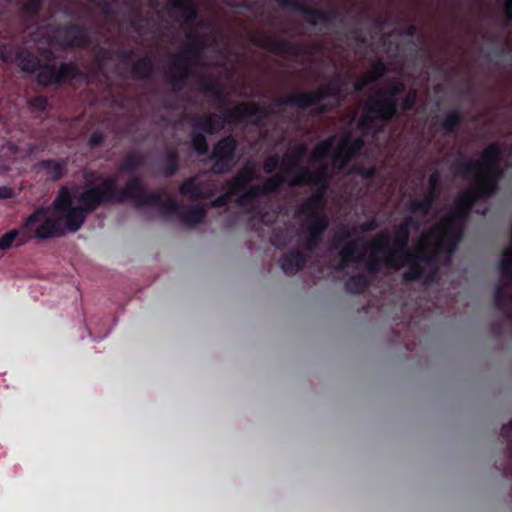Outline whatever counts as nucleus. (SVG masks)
<instances>
[{
	"label": "nucleus",
	"mask_w": 512,
	"mask_h": 512,
	"mask_svg": "<svg viewBox=\"0 0 512 512\" xmlns=\"http://www.w3.org/2000/svg\"><path fill=\"white\" fill-rule=\"evenodd\" d=\"M308 152L305 143H295L291 145L289 152L284 155L280 165L284 173L290 174L298 170L295 177L288 181L291 187H302L311 185L317 187V191L307 197L299 206L298 213L305 215L307 222L305 225L306 234L303 237L302 244L306 251H314L323 241L324 233L329 226V220L324 213L325 191L329 185V166L321 165L316 171H311L307 167H300V163Z\"/></svg>",
	"instance_id": "1"
},
{
	"label": "nucleus",
	"mask_w": 512,
	"mask_h": 512,
	"mask_svg": "<svg viewBox=\"0 0 512 512\" xmlns=\"http://www.w3.org/2000/svg\"><path fill=\"white\" fill-rule=\"evenodd\" d=\"M419 228L420 221L416 217L407 216L396 227L392 244L388 233H382L371 241L374 252L385 254L384 263L388 268L399 269L402 265L407 266L403 273L405 282L422 280L425 277L423 264L429 265L434 260V255L424 247H419L417 251L408 249L411 230Z\"/></svg>",
	"instance_id": "2"
},
{
	"label": "nucleus",
	"mask_w": 512,
	"mask_h": 512,
	"mask_svg": "<svg viewBox=\"0 0 512 512\" xmlns=\"http://www.w3.org/2000/svg\"><path fill=\"white\" fill-rule=\"evenodd\" d=\"M345 85L346 79L337 73L328 83L320 85L316 91L293 93L286 97L275 99L274 103L277 106H294L302 110L316 106L315 112L317 114H324L331 111L332 106L320 103L332 97L337 100L335 106H338L351 93L344 88Z\"/></svg>",
	"instance_id": "3"
},
{
	"label": "nucleus",
	"mask_w": 512,
	"mask_h": 512,
	"mask_svg": "<svg viewBox=\"0 0 512 512\" xmlns=\"http://www.w3.org/2000/svg\"><path fill=\"white\" fill-rule=\"evenodd\" d=\"M41 217V223L35 230L34 237L38 240H46L64 236L67 232L74 233L84 224L88 214L78 205L63 212L59 216L49 215Z\"/></svg>",
	"instance_id": "4"
},
{
	"label": "nucleus",
	"mask_w": 512,
	"mask_h": 512,
	"mask_svg": "<svg viewBox=\"0 0 512 512\" xmlns=\"http://www.w3.org/2000/svg\"><path fill=\"white\" fill-rule=\"evenodd\" d=\"M406 90L401 80H392L386 88L380 89L376 95L368 99V108L376 113L384 122L399 116V98Z\"/></svg>",
	"instance_id": "5"
},
{
	"label": "nucleus",
	"mask_w": 512,
	"mask_h": 512,
	"mask_svg": "<svg viewBox=\"0 0 512 512\" xmlns=\"http://www.w3.org/2000/svg\"><path fill=\"white\" fill-rule=\"evenodd\" d=\"M43 68L44 71L36 75V82L42 87H58L82 77L81 69L74 61L61 62L58 68L55 63L45 62Z\"/></svg>",
	"instance_id": "6"
},
{
	"label": "nucleus",
	"mask_w": 512,
	"mask_h": 512,
	"mask_svg": "<svg viewBox=\"0 0 512 512\" xmlns=\"http://www.w3.org/2000/svg\"><path fill=\"white\" fill-rule=\"evenodd\" d=\"M48 208L37 207L32 214L25 218L19 229H12L0 237V250H8L16 242V247H20L35 238L36 224L41 221V217L46 216Z\"/></svg>",
	"instance_id": "7"
},
{
	"label": "nucleus",
	"mask_w": 512,
	"mask_h": 512,
	"mask_svg": "<svg viewBox=\"0 0 512 512\" xmlns=\"http://www.w3.org/2000/svg\"><path fill=\"white\" fill-rule=\"evenodd\" d=\"M238 141L233 135H227L218 140L209 156L214 160L211 171L213 174L222 175L229 173L235 165Z\"/></svg>",
	"instance_id": "8"
},
{
	"label": "nucleus",
	"mask_w": 512,
	"mask_h": 512,
	"mask_svg": "<svg viewBox=\"0 0 512 512\" xmlns=\"http://www.w3.org/2000/svg\"><path fill=\"white\" fill-rule=\"evenodd\" d=\"M275 113L276 112L268 106L250 102L239 104L234 109L225 108L220 116L222 121H224V125L241 123L247 118H253L255 124H260L263 120Z\"/></svg>",
	"instance_id": "9"
},
{
	"label": "nucleus",
	"mask_w": 512,
	"mask_h": 512,
	"mask_svg": "<svg viewBox=\"0 0 512 512\" xmlns=\"http://www.w3.org/2000/svg\"><path fill=\"white\" fill-rule=\"evenodd\" d=\"M499 270L501 275L509 282L497 285L494 293V303L496 308L503 312L508 319L512 318V292H510V282H512V253L506 251L503 258L499 261Z\"/></svg>",
	"instance_id": "10"
},
{
	"label": "nucleus",
	"mask_w": 512,
	"mask_h": 512,
	"mask_svg": "<svg viewBox=\"0 0 512 512\" xmlns=\"http://www.w3.org/2000/svg\"><path fill=\"white\" fill-rule=\"evenodd\" d=\"M351 236L352 232L349 229L342 228L334 237V246L336 248L342 246L340 251L341 262L337 266L338 271L344 270L351 263H361L364 260L366 247L361 244L360 238L346 242Z\"/></svg>",
	"instance_id": "11"
},
{
	"label": "nucleus",
	"mask_w": 512,
	"mask_h": 512,
	"mask_svg": "<svg viewBox=\"0 0 512 512\" xmlns=\"http://www.w3.org/2000/svg\"><path fill=\"white\" fill-rule=\"evenodd\" d=\"M502 154V149L498 144L492 143L488 145L484 149L481 157L483 168L500 163ZM480 167L481 163L479 161H472L465 157L455 160L451 165V168L455 174L461 177H466L470 174H476L479 172Z\"/></svg>",
	"instance_id": "12"
},
{
	"label": "nucleus",
	"mask_w": 512,
	"mask_h": 512,
	"mask_svg": "<svg viewBox=\"0 0 512 512\" xmlns=\"http://www.w3.org/2000/svg\"><path fill=\"white\" fill-rule=\"evenodd\" d=\"M278 5L282 8H290L305 16L307 22L312 26L322 24L329 28L338 17V13L335 10H320L312 8L301 0H276Z\"/></svg>",
	"instance_id": "13"
},
{
	"label": "nucleus",
	"mask_w": 512,
	"mask_h": 512,
	"mask_svg": "<svg viewBox=\"0 0 512 512\" xmlns=\"http://www.w3.org/2000/svg\"><path fill=\"white\" fill-rule=\"evenodd\" d=\"M55 40L62 49L84 48L90 44V36L85 26L69 22L55 31Z\"/></svg>",
	"instance_id": "14"
},
{
	"label": "nucleus",
	"mask_w": 512,
	"mask_h": 512,
	"mask_svg": "<svg viewBox=\"0 0 512 512\" xmlns=\"http://www.w3.org/2000/svg\"><path fill=\"white\" fill-rule=\"evenodd\" d=\"M465 223L463 219L451 212L440 223L442 234L437 241L438 250L445 248L448 253H453L460 241Z\"/></svg>",
	"instance_id": "15"
},
{
	"label": "nucleus",
	"mask_w": 512,
	"mask_h": 512,
	"mask_svg": "<svg viewBox=\"0 0 512 512\" xmlns=\"http://www.w3.org/2000/svg\"><path fill=\"white\" fill-rule=\"evenodd\" d=\"M489 199L480 189L473 185L458 195L451 212L466 222L476 203Z\"/></svg>",
	"instance_id": "16"
},
{
	"label": "nucleus",
	"mask_w": 512,
	"mask_h": 512,
	"mask_svg": "<svg viewBox=\"0 0 512 512\" xmlns=\"http://www.w3.org/2000/svg\"><path fill=\"white\" fill-rule=\"evenodd\" d=\"M257 45L270 52L281 55L287 54L300 56L309 53V46L305 43L278 40L271 36H264L260 38Z\"/></svg>",
	"instance_id": "17"
},
{
	"label": "nucleus",
	"mask_w": 512,
	"mask_h": 512,
	"mask_svg": "<svg viewBox=\"0 0 512 512\" xmlns=\"http://www.w3.org/2000/svg\"><path fill=\"white\" fill-rule=\"evenodd\" d=\"M504 175L501 162L484 168L477 172V182L475 186L480 189L490 199L499 192V183Z\"/></svg>",
	"instance_id": "18"
},
{
	"label": "nucleus",
	"mask_w": 512,
	"mask_h": 512,
	"mask_svg": "<svg viewBox=\"0 0 512 512\" xmlns=\"http://www.w3.org/2000/svg\"><path fill=\"white\" fill-rule=\"evenodd\" d=\"M215 184L211 180L199 181L197 176L185 179L179 187V193L191 200H203L215 192Z\"/></svg>",
	"instance_id": "19"
},
{
	"label": "nucleus",
	"mask_w": 512,
	"mask_h": 512,
	"mask_svg": "<svg viewBox=\"0 0 512 512\" xmlns=\"http://www.w3.org/2000/svg\"><path fill=\"white\" fill-rule=\"evenodd\" d=\"M194 71L190 62L183 59L182 56H173V61L167 75L168 82L172 85L175 91L180 90L193 75Z\"/></svg>",
	"instance_id": "20"
},
{
	"label": "nucleus",
	"mask_w": 512,
	"mask_h": 512,
	"mask_svg": "<svg viewBox=\"0 0 512 512\" xmlns=\"http://www.w3.org/2000/svg\"><path fill=\"white\" fill-rule=\"evenodd\" d=\"M252 179V174L250 172H241L237 174L234 179L228 183L229 193H222L213 200H211L210 204L213 208H222L228 205L230 202V195L238 194L240 191L246 189L248 183Z\"/></svg>",
	"instance_id": "21"
},
{
	"label": "nucleus",
	"mask_w": 512,
	"mask_h": 512,
	"mask_svg": "<svg viewBox=\"0 0 512 512\" xmlns=\"http://www.w3.org/2000/svg\"><path fill=\"white\" fill-rule=\"evenodd\" d=\"M79 207L88 215L93 213L100 206L108 204L101 191L95 185H86L84 190L78 195Z\"/></svg>",
	"instance_id": "22"
},
{
	"label": "nucleus",
	"mask_w": 512,
	"mask_h": 512,
	"mask_svg": "<svg viewBox=\"0 0 512 512\" xmlns=\"http://www.w3.org/2000/svg\"><path fill=\"white\" fill-rule=\"evenodd\" d=\"M170 12H178L187 25L195 23L200 16V10L194 0H168Z\"/></svg>",
	"instance_id": "23"
},
{
	"label": "nucleus",
	"mask_w": 512,
	"mask_h": 512,
	"mask_svg": "<svg viewBox=\"0 0 512 512\" xmlns=\"http://www.w3.org/2000/svg\"><path fill=\"white\" fill-rule=\"evenodd\" d=\"M21 71L33 74L35 72L42 73L45 62L40 59L30 50L19 47L16 52V60Z\"/></svg>",
	"instance_id": "24"
},
{
	"label": "nucleus",
	"mask_w": 512,
	"mask_h": 512,
	"mask_svg": "<svg viewBox=\"0 0 512 512\" xmlns=\"http://www.w3.org/2000/svg\"><path fill=\"white\" fill-rule=\"evenodd\" d=\"M145 184L139 176L129 179L123 189L118 191V203H124L127 200H134L136 206L139 203L140 195L145 192Z\"/></svg>",
	"instance_id": "25"
},
{
	"label": "nucleus",
	"mask_w": 512,
	"mask_h": 512,
	"mask_svg": "<svg viewBox=\"0 0 512 512\" xmlns=\"http://www.w3.org/2000/svg\"><path fill=\"white\" fill-rule=\"evenodd\" d=\"M307 263L306 255L298 249H293L282 257L281 268L287 275L301 271Z\"/></svg>",
	"instance_id": "26"
},
{
	"label": "nucleus",
	"mask_w": 512,
	"mask_h": 512,
	"mask_svg": "<svg viewBox=\"0 0 512 512\" xmlns=\"http://www.w3.org/2000/svg\"><path fill=\"white\" fill-rule=\"evenodd\" d=\"M38 165L45 171L51 181L56 182L65 175L68 167V159H44L41 160Z\"/></svg>",
	"instance_id": "27"
},
{
	"label": "nucleus",
	"mask_w": 512,
	"mask_h": 512,
	"mask_svg": "<svg viewBox=\"0 0 512 512\" xmlns=\"http://www.w3.org/2000/svg\"><path fill=\"white\" fill-rule=\"evenodd\" d=\"M131 74L134 79H150L154 74V64L152 55L146 54L142 58L132 62Z\"/></svg>",
	"instance_id": "28"
},
{
	"label": "nucleus",
	"mask_w": 512,
	"mask_h": 512,
	"mask_svg": "<svg viewBox=\"0 0 512 512\" xmlns=\"http://www.w3.org/2000/svg\"><path fill=\"white\" fill-rule=\"evenodd\" d=\"M207 216V210L203 204L190 206L186 210L180 212L179 218L181 222L189 227L201 224Z\"/></svg>",
	"instance_id": "29"
},
{
	"label": "nucleus",
	"mask_w": 512,
	"mask_h": 512,
	"mask_svg": "<svg viewBox=\"0 0 512 512\" xmlns=\"http://www.w3.org/2000/svg\"><path fill=\"white\" fill-rule=\"evenodd\" d=\"M73 207L75 206L73 205V195L71 191L67 187H62L53 200L52 213L50 215L57 217Z\"/></svg>",
	"instance_id": "30"
},
{
	"label": "nucleus",
	"mask_w": 512,
	"mask_h": 512,
	"mask_svg": "<svg viewBox=\"0 0 512 512\" xmlns=\"http://www.w3.org/2000/svg\"><path fill=\"white\" fill-rule=\"evenodd\" d=\"M188 38L191 39L192 42L187 45L181 53L175 55L182 56L183 59L191 62L198 59L202 55L204 45L200 39V36L196 32L191 31L188 34Z\"/></svg>",
	"instance_id": "31"
},
{
	"label": "nucleus",
	"mask_w": 512,
	"mask_h": 512,
	"mask_svg": "<svg viewBox=\"0 0 512 512\" xmlns=\"http://www.w3.org/2000/svg\"><path fill=\"white\" fill-rule=\"evenodd\" d=\"M201 91L212 94L216 100L223 101L225 99L224 90L215 77L211 75H202L198 79Z\"/></svg>",
	"instance_id": "32"
},
{
	"label": "nucleus",
	"mask_w": 512,
	"mask_h": 512,
	"mask_svg": "<svg viewBox=\"0 0 512 512\" xmlns=\"http://www.w3.org/2000/svg\"><path fill=\"white\" fill-rule=\"evenodd\" d=\"M378 120L383 121L376 113H373L368 108V102L366 103V113L363 114L358 121V129L364 134L374 131L378 133L382 130V125H379Z\"/></svg>",
	"instance_id": "33"
},
{
	"label": "nucleus",
	"mask_w": 512,
	"mask_h": 512,
	"mask_svg": "<svg viewBox=\"0 0 512 512\" xmlns=\"http://www.w3.org/2000/svg\"><path fill=\"white\" fill-rule=\"evenodd\" d=\"M464 120V115L459 109H453L446 114L440 124V128L446 134H454L461 127Z\"/></svg>",
	"instance_id": "34"
},
{
	"label": "nucleus",
	"mask_w": 512,
	"mask_h": 512,
	"mask_svg": "<svg viewBox=\"0 0 512 512\" xmlns=\"http://www.w3.org/2000/svg\"><path fill=\"white\" fill-rule=\"evenodd\" d=\"M108 204L118 203L117 177H107L96 186Z\"/></svg>",
	"instance_id": "35"
},
{
	"label": "nucleus",
	"mask_w": 512,
	"mask_h": 512,
	"mask_svg": "<svg viewBox=\"0 0 512 512\" xmlns=\"http://www.w3.org/2000/svg\"><path fill=\"white\" fill-rule=\"evenodd\" d=\"M180 157L176 151L168 150L161 161L162 173L169 178L179 170Z\"/></svg>",
	"instance_id": "36"
},
{
	"label": "nucleus",
	"mask_w": 512,
	"mask_h": 512,
	"mask_svg": "<svg viewBox=\"0 0 512 512\" xmlns=\"http://www.w3.org/2000/svg\"><path fill=\"white\" fill-rule=\"evenodd\" d=\"M370 286V280L363 274L350 276L345 282V290L351 294H361Z\"/></svg>",
	"instance_id": "37"
},
{
	"label": "nucleus",
	"mask_w": 512,
	"mask_h": 512,
	"mask_svg": "<svg viewBox=\"0 0 512 512\" xmlns=\"http://www.w3.org/2000/svg\"><path fill=\"white\" fill-rule=\"evenodd\" d=\"M442 182H441V174L436 169L434 170L429 178H428V191L424 195L427 199L431 200V203L434 204V202L439 198L440 192H441Z\"/></svg>",
	"instance_id": "38"
},
{
	"label": "nucleus",
	"mask_w": 512,
	"mask_h": 512,
	"mask_svg": "<svg viewBox=\"0 0 512 512\" xmlns=\"http://www.w3.org/2000/svg\"><path fill=\"white\" fill-rule=\"evenodd\" d=\"M433 204L425 196L423 198H412L407 202L406 209L412 214L420 213L426 216L430 213Z\"/></svg>",
	"instance_id": "39"
},
{
	"label": "nucleus",
	"mask_w": 512,
	"mask_h": 512,
	"mask_svg": "<svg viewBox=\"0 0 512 512\" xmlns=\"http://www.w3.org/2000/svg\"><path fill=\"white\" fill-rule=\"evenodd\" d=\"M144 163V158L138 153H128L119 166L121 173H134Z\"/></svg>",
	"instance_id": "40"
},
{
	"label": "nucleus",
	"mask_w": 512,
	"mask_h": 512,
	"mask_svg": "<svg viewBox=\"0 0 512 512\" xmlns=\"http://www.w3.org/2000/svg\"><path fill=\"white\" fill-rule=\"evenodd\" d=\"M287 182V179L281 174H275L267 179L263 184L258 185L261 195H269L279 191L281 186Z\"/></svg>",
	"instance_id": "41"
},
{
	"label": "nucleus",
	"mask_w": 512,
	"mask_h": 512,
	"mask_svg": "<svg viewBox=\"0 0 512 512\" xmlns=\"http://www.w3.org/2000/svg\"><path fill=\"white\" fill-rule=\"evenodd\" d=\"M190 120L193 130L202 132L205 135H213L211 127V116H208V114L194 115Z\"/></svg>",
	"instance_id": "42"
},
{
	"label": "nucleus",
	"mask_w": 512,
	"mask_h": 512,
	"mask_svg": "<svg viewBox=\"0 0 512 512\" xmlns=\"http://www.w3.org/2000/svg\"><path fill=\"white\" fill-rule=\"evenodd\" d=\"M191 145L198 155H206L209 151L207 137L202 132L192 131Z\"/></svg>",
	"instance_id": "43"
},
{
	"label": "nucleus",
	"mask_w": 512,
	"mask_h": 512,
	"mask_svg": "<svg viewBox=\"0 0 512 512\" xmlns=\"http://www.w3.org/2000/svg\"><path fill=\"white\" fill-rule=\"evenodd\" d=\"M164 196L163 191H153L151 193L147 192V189L145 188V192L143 195H140L139 197V203L137 207H144V206H153V207H159L160 203L162 202Z\"/></svg>",
	"instance_id": "44"
},
{
	"label": "nucleus",
	"mask_w": 512,
	"mask_h": 512,
	"mask_svg": "<svg viewBox=\"0 0 512 512\" xmlns=\"http://www.w3.org/2000/svg\"><path fill=\"white\" fill-rule=\"evenodd\" d=\"M370 250H371V256L367 260L365 267H366V270L370 274L375 275V274L379 273L382 265H385L386 267H388V266L384 263L385 254L379 253V252H374L371 245H370Z\"/></svg>",
	"instance_id": "45"
},
{
	"label": "nucleus",
	"mask_w": 512,
	"mask_h": 512,
	"mask_svg": "<svg viewBox=\"0 0 512 512\" xmlns=\"http://www.w3.org/2000/svg\"><path fill=\"white\" fill-rule=\"evenodd\" d=\"M160 211L163 216L169 217L173 215H177L179 217L181 212L180 203L173 198H163L162 202L159 205Z\"/></svg>",
	"instance_id": "46"
},
{
	"label": "nucleus",
	"mask_w": 512,
	"mask_h": 512,
	"mask_svg": "<svg viewBox=\"0 0 512 512\" xmlns=\"http://www.w3.org/2000/svg\"><path fill=\"white\" fill-rule=\"evenodd\" d=\"M261 196V191L258 185L249 186L246 191L237 198V204L239 206H248L253 200Z\"/></svg>",
	"instance_id": "47"
},
{
	"label": "nucleus",
	"mask_w": 512,
	"mask_h": 512,
	"mask_svg": "<svg viewBox=\"0 0 512 512\" xmlns=\"http://www.w3.org/2000/svg\"><path fill=\"white\" fill-rule=\"evenodd\" d=\"M18 48L11 43L0 42V59L7 64L13 63L16 60Z\"/></svg>",
	"instance_id": "48"
},
{
	"label": "nucleus",
	"mask_w": 512,
	"mask_h": 512,
	"mask_svg": "<svg viewBox=\"0 0 512 512\" xmlns=\"http://www.w3.org/2000/svg\"><path fill=\"white\" fill-rule=\"evenodd\" d=\"M417 102V91L413 88L409 89L405 96L399 101V113L408 112L414 109Z\"/></svg>",
	"instance_id": "49"
},
{
	"label": "nucleus",
	"mask_w": 512,
	"mask_h": 512,
	"mask_svg": "<svg viewBox=\"0 0 512 512\" xmlns=\"http://www.w3.org/2000/svg\"><path fill=\"white\" fill-rule=\"evenodd\" d=\"M341 144L346 148V151L348 152L351 158L358 156L365 145L364 140L362 138H347Z\"/></svg>",
	"instance_id": "50"
},
{
	"label": "nucleus",
	"mask_w": 512,
	"mask_h": 512,
	"mask_svg": "<svg viewBox=\"0 0 512 512\" xmlns=\"http://www.w3.org/2000/svg\"><path fill=\"white\" fill-rule=\"evenodd\" d=\"M332 151V142L330 140H324L316 145L313 153L314 161H321L329 156Z\"/></svg>",
	"instance_id": "51"
},
{
	"label": "nucleus",
	"mask_w": 512,
	"mask_h": 512,
	"mask_svg": "<svg viewBox=\"0 0 512 512\" xmlns=\"http://www.w3.org/2000/svg\"><path fill=\"white\" fill-rule=\"evenodd\" d=\"M388 71L387 65L381 59H377L373 62L371 73L367 77L371 80V82L377 81L381 77H383Z\"/></svg>",
	"instance_id": "52"
},
{
	"label": "nucleus",
	"mask_w": 512,
	"mask_h": 512,
	"mask_svg": "<svg viewBox=\"0 0 512 512\" xmlns=\"http://www.w3.org/2000/svg\"><path fill=\"white\" fill-rule=\"evenodd\" d=\"M42 9V1L41 0H28L25 2L21 8L23 14L34 18L38 16Z\"/></svg>",
	"instance_id": "53"
},
{
	"label": "nucleus",
	"mask_w": 512,
	"mask_h": 512,
	"mask_svg": "<svg viewBox=\"0 0 512 512\" xmlns=\"http://www.w3.org/2000/svg\"><path fill=\"white\" fill-rule=\"evenodd\" d=\"M351 159L352 158L350 157V155L346 151V148L342 144H340L339 148L333 154L332 158L333 163L339 166L340 168L345 167L351 161Z\"/></svg>",
	"instance_id": "54"
},
{
	"label": "nucleus",
	"mask_w": 512,
	"mask_h": 512,
	"mask_svg": "<svg viewBox=\"0 0 512 512\" xmlns=\"http://www.w3.org/2000/svg\"><path fill=\"white\" fill-rule=\"evenodd\" d=\"M352 170L354 173L360 175L365 180H372L377 174V169L375 166L367 167L362 164H355Z\"/></svg>",
	"instance_id": "55"
},
{
	"label": "nucleus",
	"mask_w": 512,
	"mask_h": 512,
	"mask_svg": "<svg viewBox=\"0 0 512 512\" xmlns=\"http://www.w3.org/2000/svg\"><path fill=\"white\" fill-rule=\"evenodd\" d=\"M28 104L32 110L40 111V112L46 111L50 106L49 101H48L47 97H45V96L32 97L28 101Z\"/></svg>",
	"instance_id": "56"
},
{
	"label": "nucleus",
	"mask_w": 512,
	"mask_h": 512,
	"mask_svg": "<svg viewBox=\"0 0 512 512\" xmlns=\"http://www.w3.org/2000/svg\"><path fill=\"white\" fill-rule=\"evenodd\" d=\"M280 165V157L277 154L266 157L263 161V170L266 174H273Z\"/></svg>",
	"instance_id": "57"
},
{
	"label": "nucleus",
	"mask_w": 512,
	"mask_h": 512,
	"mask_svg": "<svg viewBox=\"0 0 512 512\" xmlns=\"http://www.w3.org/2000/svg\"><path fill=\"white\" fill-rule=\"evenodd\" d=\"M289 239H288V235L287 233L282 230V229H277L273 232V235H272V244L274 246H281V245H286L288 243Z\"/></svg>",
	"instance_id": "58"
},
{
	"label": "nucleus",
	"mask_w": 512,
	"mask_h": 512,
	"mask_svg": "<svg viewBox=\"0 0 512 512\" xmlns=\"http://www.w3.org/2000/svg\"><path fill=\"white\" fill-rule=\"evenodd\" d=\"M105 140V135L100 131H94L88 139V147L94 149L100 146Z\"/></svg>",
	"instance_id": "59"
},
{
	"label": "nucleus",
	"mask_w": 512,
	"mask_h": 512,
	"mask_svg": "<svg viewBox=\"0 0 512 512\" xmlns=\"http://www.w3.org/2000/svg\"><path fill=\"white\" fill-rule=\"evenodd\" d=\"M208 116H211L212 134L220 132L224 128V121H222L221 116L218 114H208Z\"/></svg>",
	"instance_id": "60"
},
{
	"label": "nucleus",
	"mask_w": 512,
	"mask_h": 512,
	"mask_svg": "<svg viewBox=\"0 0 512 512\" xmlns=\"http://www.w3.org/2000/svg\"><path fill=\"white\" fill-rule=\"evenodd\" d=\"M135 55L133 49H123L117 52V58L123 64L132 63V58Z\"/></svg>",
	"instance_id": "61"
},
{
	"label": "nucleus",
	"mask_w": 512,
	"mask_h": 512,
	"mask_svg": "<svg viewBox=\"0 0 512 512\" xmlns=\"http://www.w3.org/2000/svg\"><path fill=\"white\" fill-rule=\"evenodd\" d=\"M145 21V19L137 12H132L130 14V25L131 27H133L135 30L139 31L140 30V23Z\"/></svg>",
	"instance_id": "62"
},
{
	"label": "nucleus",
	"mask_w": 512,
	"mask_h": 512,
	"mask_svg": "<svg viewBox=\"0 0 512 512\" xmlns=\"http://www.w3.org/2000/svg\"><path fill=\"white\" fill-rule=\"evenodd\" d=\"M371 83V80L365 76V77H362L360 79H358L354 84H353V91L354 92H362L363 89L369 84Z\"/></svg>",
	"instance_id": "63"
},
{
	"label": "nucleus",
	"mask_w": 512,
	"mask_h": 512,
	"mask_svg": "<svg viewBox=\"0 0 512 512\" xmlns=\"http://www.w3.org/2000/svg\"><path fill=\"white\" fill-rule=\"evenodd\" d=\"M504 14L508 21H512V0H506L503 6Z\"/></svg>",
	"instance_id": "64"
}]
</instances>
